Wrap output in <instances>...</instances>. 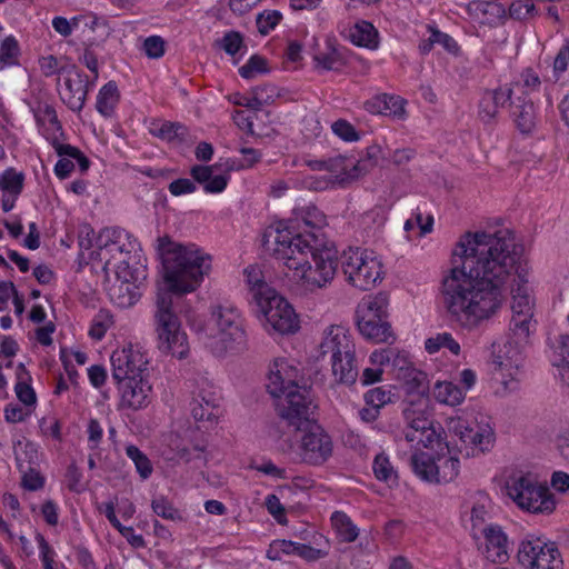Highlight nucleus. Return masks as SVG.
I'll return each mask as SVG.
<instances>
[{
	"label": "nucleus",
	"mask_w": 569,
	"mask_h": 569,
	"mask_svg": "<svg viewBox=\"0 0 569 569\" xmlns=\"http://www.w3.org/2000/svg\"><path fill=\"white\" fill-rule=\"evenodd\" d=\"M357 326L361 336L372 342H388L390 338H393L391 326L387 319L371 318L370 315H367L357 317Z\"/></svg>",
	"instance_id": "bb28decb"
},
{
	"label": "nucleus",
	"mask_w": 569,
	"mask_h": 569,
	"mask_svg": "<svg viewBox=\"0 0 569 569\" xmlns=\"http://www.w3.org/2000/svg\"><path fill=\"white\" fill-rule=\"evenodd\" d=\"M448 429L465 446L466 457L485 453L493 447L495 432L488 423L471 426L467 420L459 417L449 421Z\"/></svg>",
	"instance_id": "9d476101"
},
{
	"label": "nucleus",
	"mask_w": 569,
	"mask_h": 569,
	"mask_svg": "<svg viewBox=\"0 0 569 569\" xmlns=\"http://www.w3.org/2000/svg\"><path fill=\"white\" fill-rule=\"evenodd\" d=\"M326 224V216L315 206H307L297 208L293 210V218L289 219L286 226L281 223L273 230V233L278 229H291L295 233L307 234L309 232H316L325 239L321 228ZM269 237L272 236V231L269 232ZM276 234H273L274 237Z\"/></svg>",
	"instance_id": "6ab92c4d"
},
{
	"label": "nucleus",
	"mask_w": 569,
	"mask_h": 569,
	"mask_svg": "<svg viewBox=\"0 0 569 569\" xmlns=\"http://www.w3.org/2000/svg\"><path fill=\"white\" fill-rule=\"evenodd\" d=\"M322 356L330 355L331 371L335 380L343 385L356 382L359 369L356 348L349 331L341 326H331L325 332L320 343Z\"/></svg>",
	"instance_id": "20e7f679"
},
{
	"label": "nucleus",
	"mask_w": 569,
	"mask_h": 569,
	"mask_svg": "<svg viewBox=\"0 0 569 569\" xmlns=\"http://www.w3.org/2000/svg\"><path fill=\"white\" fill-rule=\"evenodd\" d=\"M17 463L19 470L23 473L22 475V486L23 488L36 491L43 487L44 479L40 475V472L36 469V467L31 466H23V459L21 455H17Z\"/></svg>",
	"instance_id": "49530a36"
},
{
	"label": "nucleus",
	"mask_w": 569,
	"mask_h": 569,
	"mask_svg": "<svg viewBox=\"0 0 569 569\" xmlns=\"http://www.w3.org/2000/svg\"><path fill=\"white\" fill-rule=\"evenodd\" d=\"M278 399L277 409L279 416L287 421L289 427H292L295 430H300L316 422L313 412L317 406L313 403L309 388L296 386L295 389H290Z\"/></svg>",
	"instance_id": "1a4fd4ad"
},
{
	"label": "nucleus",
	"mask_w": 569,
	"mask_h": 569,
	"mask_svg": "<svg viewBox=\"0 0 569 569\" xmlns=\"http://www.w3.org/2000/svg\"><path fill=\"white\" fill-rule=\"evenodd\" d=\"M19 371H23L26 375H28V372H26V370H24V365L23 363H19L18 365V376H20ZM19 379H22V378L19 377ZM14 389H16V393H17L18 399L22 403H24L27 406H31V405L36 403V401H37L36 392L31 388L30 385H28L27 382H24L22 380H19L17 382Z\"/></svg>",
	"instance_id": "052dcab7"
},
{
	"label": "nucleus",
	"mask_w": 569,
	"mask_h": 569,
	"mask_svg": "<svg viewBox=\"0 0 569 569\" xmlns=\"http://www.w3.org/2000/svg\"><path fill=\"white\" fill-rule=\"evenodd\" d=\"M113 261L117 276L116 281L141 283L142 280L146 279V270L140 268L131 269L129 260L124 257L118 258Z\"/></svg>",
	"instance_id": "79ce46f5"
},
{
	"label": "nucleus",
	"mask_w": 569,
	"mask_h": 569,
	"mask_svg": "<svg viewBox=\"0 0 569 569\" xmlns=\"http://www.w3.org/2000/svg\"><path fill=\"white\" fill-rule=\"evenodd\" d=\"M282 19V13L278 10H264L256 18L257 28L260 34L267 36L273 30Z\"/></svg>",
	"instance_id": "603ef678"
},
{
	"label": "nucleus",
	"mask_w": 569,
	"mask_h": 569,
	"mask_svg": "<svg viewBox=\"0 0 569 569\" xmlns=\"http://www.w3.org/2000/svg\"><path fill=\"white\" fill-rule=\"evenodd\" d=\"M153 512L167 520L182 521L183 517L179 509L174 508L173 505L163 496L154 498L151 502Z\"/></svg>",
	"instance_id": "3c124183"
},
{
	"label": "nucleus",
	"mask_w": 569,
	"mask_h": 569,
	"mask_svg": "<svg viewBox=\"0 0 569 569\" xmlns=\"http://www.w3.org/2000/svg\"><path fill=\"white\" fill-rule=\"evenodd\" d=\"M112 325V313L107 309H100L92 320V325L89 330V336L92 339L101 340Z\"/></svg>",
	"instance_id": "8fccbe9b"
},
{
	"label": "nucleus",
	"mask_w": 569,
	"mask_h": 569,
	"mask_svg": "<svg viewBox=\"0 0 569 569\" xmlns=\"http://www.w3.org/2000/svg\"><path fill=\"white\" fill-rule=\"evenodd\" d=\"M341 267L348 282L360 290H369L381 280L380 261L360 248L343 251Z\"/></svg>",
	"instance_id": "6e6552de"
},
{
	"label": "nucleus",
	"mask_w": 569,
	"mask_h": 569,
	"mask_svg": "<svg viewBox=\"0 0 569 569\" xmlns=\"http://www.w3.org/2000/svg\"><path fill=\"white\" fill-rule=\"evenodd\" d=\"M401 381H403L407 392L415 397V401L428 402L429 380L425 372L413 368L407 371Z\"/></svg>",
	"instance_id": "c756f323"
},
{
	"label": "nucleus",
	"mask_w": 569,
	"mask_h": 569,
	"mask_svg": "<svg viewBox=\"0 0 569 569\" xmlns=\"http://www.w3.org/2000/svg\"><path fill=\"white\" fill-rule=\"evenodd\" d=\"M331 129L336 136H338L339 138L347 142L357 141L360 138L356 128L350 122L343 119L335 121L331 126Z\"/></svg>",
	"instance_id": "680f3d73"
},
{
	"label": "nucleus",
	"mask_w": 569,
	"mask_h": 569,
	"mask_svg": "<svg viewBox=\"0 0 569 569\" xmlns=\"http://www.w3.org/2000/svg\"><path fill=\"white\" fill-rule=\"evenodd\" d=\"M309 166L312 170L333 172L341 179L343 177V172H346V157H337L329 159L328 161L315 160L310 161Z\"/></svg>",
	"instance_id": "6e6d98bb"
},
{
	"label": "nucleus",
	"mask_w": 569,
	"mask_h": 569,
	"mask_svg": "<svg viewBox=\"0 0 569 569\" xmlns=\"http://www.w3.org/2000/svg\"><path fill=\"white\" fill-rule=\"evenodd\" d=\"M217 169V163L213 166L197 164L191 168L190 174L194 181L203 184V190L207 193H220L227 188L230 177L222 173L214 174Z\"/></svg>",
	"instance_id": "393cba45"
},
{
	"label": "nucleus",
	"mask_w": 569,
	"mask_h": 569,
	"mask_svg": "<svg viewBox=\"0 0 569 569\" xmlns=\"http://www.w3.org/2000/svg\"><path fill=\"white\" fill-rule=\"evenodd\" d=\"M89 90L88 76L74 66L66 70L64 84L60 90L62 101L72 111H81Z\"/></svg>",
	"instance_id": "a211bd4d"
},
{
	"label": "nucleus",
	"mask_w": 569,
	"mask_h": 569,
	"mask_svg": "<svg viewBox=\"0 0 569 569\" xmlns=\"http://www.w3.org/2000/svg\"><path fill=\"white\" fill-rule=\"evenodd\" d=\"M299 431L303 435L300 440V457L303 462L312 466L325 463L333 451L331 437L316 422L310 423Z\"/></svg>",
	"instance_id": "f8f14e48"
},
{
	"label": "nucleus",
	"mask_w": 569,
	"mask_h": 569,
	"mask_svg": "<svg viewBox=\"0 0 569 569\" xmlns=\"http://www.w3.org/2000/svg\"><path fill=\"white\" fill-rule=\"evenodd\" d=\"M150 133L166 141H172L174 139L182 141L187 134V129L178 122H152Z\"/></svg>",
	"instance_id": "58836bf2"
},
{
	"label": "nucleus",
	"mask_w": 569,
	"mask_h": 569,
	"mask_svg": "<svg viewBox=\"0 0 569 569\" xmlns=\"http://www.w3.org/2000/svg\"><path fill=\"white\" fill-rule=\"evenodd\" d=\"M426 401L406 400L402 410L406 421L405 440L417 448L441 449V435L427 412Z\"/></svg>",
	"instance_id": "423d86ee"
},
{
	"label": "nucleus",
	"mask_w": 569,
	"mask_h": 569,
	"mask_svg": "<svg viewBox=\"0 0 569 569\" xmlns=\"http://www.w3.org/2000/svg\"><path fill=\"white\" fill-rule=\"evenodd\" d=\"M110 362L112 379L116 382L148 375L147 357L131 345L116 349L110 357Z\"/></svg>",
	"instance_id": "ddd939ff"
},
{
	"label": "nucleus",
	"mask_w": 569,
	"mask_h": 569,
	"mask_svg": "<svg viewBox=\"0 0 569 569\" xmlns=\"http://www.w3.org/2000/svg\"><path fill=\"white\" fill-rule=\"evenodd\" d=\"M147 375L136 377L132 380H123L116 382L120 396L118 408L120 410H141L146 408L149 402L151 386L147 380Z\"/></svg>",
	"instance_id": "dca6fc26"
},
{
	"label": "nucleus",
	"mask_w": 569,
	"mask_h": 569,
	"mask_svg": "<svg viewBox=\"0 0 569 569\" xmlns=\"http://www.w3.org/2000/svg\"><path fill=\"white\" fill-rule=\"evenodd\" d=\"M270 249L272 256L291 272L290 280L297 296L315 293L335 278L337 252L316 232L301 234L290 228L278 229Z\"/></svg>",
	"instance_id": "7ed1b4c3"
},
{
	"label": "nucleus",
	"mask_w": 569,
	"mask_h": 569,
	"mask_svg": "<svg viewBox=\"0 0 569 569\" xmlns=\"http://www.w3.org/2000/svg\"><path fill=\"white\" fill-rule=\"evenodd\" d=\"M522 91L521 86H502L483 90L478 103V117L483 123L497 120L500 109L509 107L513 97Z\"/></svg>",
	"instance_id": "2eb2a0df"
},
{
	"label": "nucleus",
	"mask_w": 569,
	"mask_h": 569,
	"mask_svg": "<svg viewBox=\"0 0 569 569\" xmlns=\"http://www.w3.org/2000/svg\"><path fill=\"white\" fill-rule=\"evenodd\" d=\"M270 328L281 335L293 333L299 328L298 317L291 305L276 291L256 305Z\"/></svg>",
	"instance_id": "9b49d317"
},
{
	"label": "nucleus",
	"mask_w": 569,
	"mask_h": 569,
	"mask_svg": "<svg viewBox=\"0 0 569 569\" xmlns=\"http://www.w3.org/2000/svg\"><path fill=\"white\" fill-rule=\"evenodd\" d=\"M51 146L53 147L54 151L59 157H69L76 159L82 172L89 169V159L77 147L61 143L58 141L57 138L51 139Z\"/></svg>",
	"instance_id": "09e8293b"
},
{
	"label": "nucleus",
	"mask_w": 569,
	"mask_h": 569,
	"mask_svg": "<svg viewBox=\"0 0 569 569\" xmlns=\"http://www.w3.org/2000/svg\"><path fill=\"white\" fill-rule=\"evenodd\" d=\"M510 116L517 129L523 133H531L537 126V111L528 91L517 93L509 103Z\"/></svg>",
	"instance_id": "aec40b11"
},
{
	"label": "nucleus",
	"mask_w": 569,
	"mask_h": 569,
	"mask_svg": "<svg viewBox=\"0 0 569 569\" xmlns=\"http://www.w3.org/2000/svg\"><path fill=\"white\" fill-rule=\"evenodd\" d=\"M381 157V147L378 144H372L367 148L366 157L361 158L357 162H355L352 159L346 158V172H343L341 181L347 179H356L362 173L369 171L371 168L378 164Z\"/></svg>",
	"instance_id": "cd10ccee"
},
{
	"label": "nucleus",
	"mask_w": 569,
	"mask_h": 569,
	"mask_svg": "<svg viewBox=\"0 0 569 569\" xmlns=\"http://www.w3.org/2000/svg\"><path fill=\"white\" fill-rule=\"evenodd\" d=\"M23 182L24 174L17 172L13 168H9L0 177V189L17 198L23 189Z\"/></svg>",
	"instance_id": "c03bdc74"
},
{
	"label": "nucleus",
	"mask_w": 569,
	"mask_h": 569,
	"mask_svg": "<svg viewBox=\"0 0 569 569\" xmlns=\"http://www.w3.org/2000/svg\"><path fill=\"white\" fill-rule=\"evenodd\" d=\"M163 263L166 289L156 296L153 313L158 349L177 359L189 353L187 335L181 330L178 312H182V296L194 291L210 269V256L196 244L173 243L168 236L158 238Z\"/></svg>",
	"instance_id": "f03ea898"
},
{
	"label": "nucleus",
	"mask_w": 569,
	"mask_h": 569,
	"mask_svg": "<svg viewBox=\"0 0 569 569\" xmlns=\"http://www.w3.org/2000/svg\"><path fill=\"white\" fill-rule=\"evenodd\" d=\"M37 122L40 126L51 124L54 130L61 131L62 127L60 121L58 120L57 112L53 107L46 104L43 107H39L36 112Z\"/></svg>",
	"instance_id": "e2e57ef3"
},
{
	"label": "nucleus",
	"mask_w": 569,
	"mask_h": 569,
	"mask_svg": "<svg viewBox=\"0 0 569 569\" xmlns=\"http://www.w3.org/2000/svg\"><path fill=\"white\" fill-rule=\"evenodd\" d=\"M140 283L116 281L109 287L108 295L111 301L120 308L133 306L140 298Z\"/></svg>",
	"instance_id": "c85d7f7f"
},
{
	"label": "nucleus",
	"mask_w": 569,
	"mask_h": 569,
	"mask_svg": "<svg viewBox=\"0 0 569 569\" xmlns=\"http://www.w3.org/2000/svg\"><path fill=\"white\" fill-rule=\"evenodd\" d=\"M298 371L286 360H277L270 368L267 390L273 398H281L290 389H295Z\"/></svg>",
	"instance_id": "5701e85b"
},
{
	"label": "nucleus",
	"mask_w": 569,
	"mask_h": 569,
	"mask_svg": "<svg viewBox=\"0 0 569 569\" xmlns=\"http://www.w3.org/2000/svg\"><path fill=\"white\" fill-rule=\"evenodd\" d=\"M489 519V513L483 505H475L471 509L470 520H471V536L478 541L480 539L481 530L483 527H488L487 520Z\"/></svg>",
	"instance_id": "864d4df0"
},
{
	"label": "nucleus",
	"mask_w": 569,
	"mask_h": 569,
	"mask_svg": "<svg viewBox=\"0 0 569 569\" xmlns=\"http://www.w3.org/2000/svg\"><path fill=\"white\" fill-rule=\"evenodd\" d=\"M508 496L528 512L550 515L556 509L553 493L531 473L513 475L506 485Z\"/></svg>",
	"instance_id": "39448f33"
},
{
	"label": "nucleus",
	"mask_w": 569,
	"mask_h": 569,
	"mask_svg": "<svg viewBox=\"0 0 569 569\" xmlns=\"http://www.w3.org/2000/svg\"><path fill=\"white\" fill-rule=\"evenodd\" d=\"M219 402L216 391L201 389L190 403L191 415L197 421H213L219 415Z\"/></svg>",
	"instance_id": "b1692460"
},
{
	"label": "nucleus",
	"mask_w": 569,
	"mask_h": 569,
	"mask_svg": "<svg viewBox=\"0 0 569 569\" xmlns=\"http://www.w3.org/2000/svg\"><path fill=\"white\" fill-rule=\"evenodd\" d=\"M533 316L512 315L510 335L508 339L521 346H526L533 328Z\"/></svg>",
	"instance_id": "4c0bfd02"
},
{
	"label": "nucleus",
	"mask_w": 569,
	"mask_h": 569,
	"mask_svg": "<svg viewBox=\"0 0 569 569\" xmlns=\"http://www.w3.org/2000/svg\"><path fill=\"white\" fill-rule=\"evenodd\" d=\"M97 248L109 258L106 264H111L112 260L129 256L136 251L138 243L132 236L120 227L103 228L96 240Z\"/></svg>",
	"instance_id": "4468645a"
},
{
	"label": "nucleus",
	"mask_w": 569,
	"mask_h": 569,
	"mask_svg": "<svg viewBox=\"0 0 569 569\" xmlns=\"http://www.w3.org/2000/svg\"><path fill=\"white\" fill-rule=\"evenodd\" d=\"M415 473L425 481L435 483L437 466L435 459L426 452H416L410 458Z\"/></svg>",
	"instance_id": "e433bc0d"
},
{
	"label": "nucleus",
	"mask_w": 569,
	"mask_h": 569,
	"mask_svg": "<svg viewBox=\"0 0 569 569\" xmlns=\"http://www.w3.org/2000/svg\"><path fill=\"white\" fill-rule=\"evenodd\" d=\"M425 348L429 353H436L441 348H447L451 353L458 356L460 353V345L453 339L449 332L438 333L426 340Z\"/></svg>",
	"instance_id": "a18cd8bd"
},
{
	"label": "nucleus",
	"mask_w": 569,
	"mask_h": 569,
	"mask_svg": "<svg viewBox=\"0 0 569 569\" xmlns=\"http://www.w3.org/2000/svg\"><path fill=\"white\" fill-rule=\"evenodd\" d=\"M391 365L399 380L403 378L407 371L415 368L405 353H392Z\"/></svg>",
	"instance_id": "774afa93"
},
{
	"label": "nucleus",
	"mask_w": 569,
	"mask_h": 569,
	"mask_svg": "<svg viewBox=\"0 0 569 569\" xmlns=\"http://www.w3.org/2000/svg\"><path fill=\"white\" fill-rule=\"evenodd\" d=\"M212 320L218 329V338L229 348L230 342H241L244 337L242 321L238 310L231 306H218L212 311Z\"/></svg>",
	"instance_id": "f3484780"
},
{
	"label": "nucleus",
	"mask_w": 569,
	"mask_h": 569,
	"mask_svg": "<svg viewBox=\"0 0 569 569\" xmlns=\"http://www.w3.org/2000/svg\"><path fill=\"white\" fill-rule=\"evenodd\" d=\"M267 60L261 56L253 54L246 64L240 67L239 73L244 79H251L257 73L267 72Z\"/></svg>",
	"instance_id": "bf43d9fd"
},
{
	"label": "nucleus",
	"mask_w": 569,
	"mask_h": 569,
	"mask_svg": "<svg viewBox=\"0 0 569 569\" xmlns=\"http://www.w3.org/2000/svg\"><path fill=\"white\" fill-rule=\"evenodd\" d=\"M523 248L509 229L466 232L452 251L451 268L441 281L451 321L475 330L495 318L512 296L513 315L533 316L527 279L519 272Z\"/></svg>",
	"instance_id": "f257e3e1"
},
{
	"label": "nucleus",
	"mask_w": 569,
	"mask_h": 569,
	"mask_svg": "<svg viewBox=\"0 0 569 569\" xmlns=\"http://www.w3.org/2000/svg\"><path fill=\"white\" fill-rule=\"evenodd\" d=\"M164 40L160 36H150L143 41V51L150 59H159L164 54Z\"/></svg>",
	"instance_id": "0e129e2a"
},
{
	"label": "nucleus",
	"mask_w": 569,
	"mask_h": 569,
	"mask_svg": "<svg viewBox=\"0 0 569 569\" xmlns=\"http://www.w3.org/2000/svg\"><path fill=\"white\" fill-rule=\"evenodd\" d=\"M467 12L478 23L491 28L502 26L508 18L505 6L498 0L470 1Z\"/></svg>",
	"instance_id": "4be33fe9"
},
{
	"label": "nucleus",
	"mask_w": 569,
	"mask_h": 569,
	"mask_svg": "<svg viewBox=\"0 0 569 569\" xmlns=\"http://www.w3.org/2000/svg\"><path fill=\"white\" fill-rule=\"evenodd\" d=\"M313 60L317 68H321L327 71L338 70L346 64L341 52L331 46H328L327 51L317 53Z\"/></svg>",
	"instance_id": "37998d69"
},
{
	"label": "nucleus",
	"mask_w": 569,
	"mask_h": 569,
	"mask_svg": "<svg viewBox=\"0 0 569 569\" xmlns=\"http://www.w3.org/2000/svg\"><path fill=\"white\" fill-rule=\"evenodd\" d=\"M523 347L507 339L503 343H492L491 365L495 378L505 391H515L521 377Z\"/></svg>",
	"instance_id": "0eeeda50"
},
{
	"label": "nucleus",
	"mask_w": 569,
	"mask_h": 569,
	"mask_svg": "<svg viewBox=\"0 0 569 569\" xmlns=\"http://www.w3.org/2000/svg\"><path fill=\"white\" fill-rule=\"evenodd\" d=\"M372 468L376 478L380 481L388 482L397 479L393 467L385 453H379L376 456Z\"/></svg>",
	"instance_id": "5fc2aeb1"
},
{
	"label": "nucleus",
	"mask_w": 569,
	"mask_h": 569,
	"mask_svg": "<svg viewBox=\"0 0 569 569\" xmlns=\"http://www.w3.org/2000/svg\"><path fill=\"white\" fill-rule=\"evenodd\" d=\"M405 104L406 101L399 96L381 93L368 100L365 106L371 113L403 119L406 116Z\"/></svg>",
	"instance_id": "a878e982"
},
{
	"label": "nucleus",
	"mask_w": 569,
	"mask_h": 569,
	"mask_svg": "<svg viewBox=\"0 0 569 569\" xmlns=\"http://www.w3.org/2000/svg\"><path fill=\"white\" fill-rule=\"evenodd\" d=\"M20 450L16 451L17 455H21L23 459V466L34 467L39 462V451L38 447L32 442H19Z\"/></svg>",
	"instance_id": "338daca9"
},
{
	"label": "nucleus",
	"mask_w": 569,
	"mask_h": 569,
	"mask_svg": "<svg viewBox=\"0 0 569 569\" xmlns=\"http://www.w3.org/2000/svg\"><path fill=\"white\" fill-rule=\"evenodd\" d=\"M388 297L386 293H378L375 297L363 299L357 308V317L370 315L371 318L387 319Z\"/></svg>",
	"instance_id": "72a5a7b5"
},
{
	"label": "nucleus",
	"mask_w": 569,
	"mask_h": 569,
	"mask_svg": "<svg viewBox=\"0 0 569 569\" xmlns=\"http://www.w3.org/2000/svg\"><path fill=\"white\" fill-rule=\"evenodd\" d=\"M392 393L383 387L370 389L365 395V400L368 406L377 410L391 401Z\"/></svg>",
	"instance_id": "13d9d810"
},
{
	"label": "nucleus",
	"mask_w": 569,
	"mask_h": 569,
	"mask_svg": "<svg viewBox=\"0 0 569 569\" xmlns=\"http://www.w3.org/2000/svg\"><path fill=\"white\" fill-rule=\"evenodd\" d=\"M19 53L18 42L14 38H6L0 47V68L12 66L16 63V58Z\"/></svg>",
	"instance_id": "4d7b16f0"
},
{
	"label": "nucleus",
	"mask_w": 569,
	"mask_h": 569,
	"mask_svg": "<svg viewBox=\"0 0 569 569\" xmlns=\"http://www.w3.org/2000/svg\"><path fill=\"white\" fill-rule=\"evenodd\" d=\"M433 396L437 401L449 406L460 405L466 397L462 389L450 381H438L433 387Z\"/></svg>",
	"instance_id": "c9c22d12"
},
{
	"label": "nucleus",
	"mask_w": 569,
	"mask_h": 569,
	"mask_svg": "<svg viewBox=\"0 0 569 569\" xmlns=\"http://www.w3.org/2000/svg\"><path fill=\"white\" fill-rule=\"evenodd\" d=\"M350 41L358 47L376 49L378 47V31L372 23L359 21L349 30Z\"/></svg>",
	"instance_id": "7c9ffc66"
},
{
	"label": "nucleus",
	"mask_w": 569,
	"mask_h": 569,
	"mask_svg": "<svg viewBox=\"0 0 569 569\" xmlns=\"http://www.w3.org/2000/svg\"><path fill=\"white\" fill-rule=\"evenodd\" d=\"M331 523L341 540L352 542L358 538V528L345 512L335 511L331 516Z\"/></svg>",
	"instance_id": "a19ab883"
},
{
	"label": "nucleus",
	"mask_w": 569,
	"mask_h": 569,
	"mask_svg": "<svg viewBox=\"0 0 569 569\" xmlns=\"http://www.w3.org/2000/svg\"><path fill=\"white\" fill-rule=\"evenodd\" d=\"M242 43V36L238 31H229L220 40V48H222L226 53L234 56L240 50Z\"/></svg>",
	"instance_id": "69168bd1"
},
{
	"label": "nucleus",
	"mask_w": 569,
	"mask_h": 569,
	"mask_svg": "<svg viewBox=\"0 0 569 569\" xmlns=\"http://www.w3.org/2000/svg\"><path fill=\"white\" fill-rule=\"evenodd\" d=\"M126 455L132 460L136 466L137 472L144 480L148 479L152 471L153 467L150 459L134 445H129L126 447Z\"/></svg>",
	"instance_id": "de8ad7c7"
},
{
	"label": "nucleus",
	"mask_w": 569,
	"mask_h": 569,
	"mask_svg": "<svg viewBox=\"0 0 569 569\" xmlns=\"http://www.w3.org/2000/svg\"><path fill=\"white\" fill-rule=\"evenodd\" d=\"M247 284L252 295V301L258 305L260 300L266 299L274 292L273 289L263 280L262 271L256 266H249L244 269Z\"/></svg>",
	"instance_id": "2f4dec72"
},
{
	"label": "nucleus",
	"mask_w": 569,
	"mask_h": 569,
	"mask_svg": "<svg viewBox=\"0 0 569 569\" xmlns=\"http://www.w3.org/2000/svg\"><path fill=\"white\" fill-rule=\"evenodd\" d=\"M546 543L540 538L522 540L517 555L519 563L527 569H533L537 558L546 548Z\"/></svg>",
	"instance_id": "f704fd0d"
},
{
	"label": "nucleus",
	"mask_w": 569,
	"mask_h": 569,
	"mask_svg": "<svg viewBox=\"0 0 569 569\" xmlns=\"http://www.w3.org/2000/svg\"><path fill=\"white\" fill-rule=\"evenodd\" d=\"M119 90L114 81L106 83L97 96L96 108L103 117H111L119 102Z\"/></svg>",
	"instance_id": "473e14b6"
},
{
	"label": "nucleus",
	"mask_w": 569,
	"mask_h": 569,
	"mask_svg": "<svg viewBox=\"0 0 569 569\" xmlns=\"http://www.w3.org/2000/svg\"><path fill=\"white\" fill-rule=\"evenodd\" d=\"M481 536L485 539L483 546H479L482 555L493 563H503L508 560V539L502 528L498 525L483 527Z\"/></svg>",
	"instance_id": "412c9836"
},
{
	"label": "nucleus",
	"mask_w": 569,
	"mask_h": 569,
	"mask_svg": "<svg viewBox=\"0 0 569 569\" xmlns=\"http://www.w3.org/2000/svg\"><path fill=\"white\" fill-rule=\"evenodd\" d=\"M437 471L435 483H448L457 478L460 469V461L457 457H439L436 461Z\"/></svg>",
	"instance_id": "ea45409f"
}]
</instances>
